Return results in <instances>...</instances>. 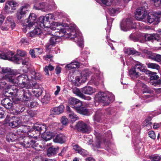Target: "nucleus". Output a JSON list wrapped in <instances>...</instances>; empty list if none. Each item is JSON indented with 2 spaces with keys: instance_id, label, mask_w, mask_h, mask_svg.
Here are the masks:
<instances>
[{
  "instance_id": "obj_1",
  "label": "nucleus",
  "mask_w": 161,
  "mask_h": 161,
  "mask_svg": "<svg viewBox=\"0 0 161 161\" xmlns=\"http://www.w3.org/2000/svg\"><path fill=\"white\" fill-rule=\"evenodd\" d=\"M55 20L53 15L52 14H46L45 17L40 16L39 18L38 24L40 27L43 28H47L49 31L56 30V27L61 25L63 28H65L68 25V24L54 22Z\"/></svg>"
},
{
  "instance_id": "obj_2",
  "label": "nucleus",
  "mask_w": 161,
  "mask_h": 161,
  "mask_svg": "<svg viewBox=\"0 0 161 161\" xmlns=\"http://www.w3.org/2000/svg\"><path fill=\"white\" fill-rule=\"evenodd\" d=\"M76 27L75 24L69 26L68 24V25L65 27V31L61 30L59 32L62 34L61 36H64V37L73 39L79 47H83L84 46V41L82 34L76 31Z\"/></svg>"
},
{
  "instance_id": "obj_3",
  "label": "nucleus",
  "mask_w": 161,
  "mask_h": 161,
  "mask_svg": "<svg viewBox=\"0 0 161 161\" xmlns=\"http://www.w3.org/2000/svg\"><path fill=\"white\" fill-rule=\"evenodd\" d=\"M1 72L3 73H7L4 78L13 86H15L20 84V82L21 80H26L28 76L26 75H21L15 77L14 75H16L19 74L20 72L19 70L13 69L9 68H1Z\"/></svg>"
},
{
  "instance_id": "obj_4",
  "label": "nucleus",
  "mask_w": 161,
  "mask_h": 161,
  "mask_svg": "<svg viewBox=\"0 0 161 161\" xmlns=\"http://www.w3.org/2000/svg\"><path fill=\"white\" fill-rule=\"evenodd\" d=\"M33 130H32L33 134L35 133L36 135L34 137H38L40 134H42V136L44 140L46 141L50 140L53 136V134L50 131H46V126L45 125H35Z\"/></svg>"
},
{
  "instance_id": "obj_5",
  "label": "nucleus",
  "mask_w": 161,
  "mask_h": 161,
  "mask_svg": "<svg viewBox=\"0 0 161 161\" xmlns=\"http://www.w3.org/2000/svg\"><path fill=\"white\" fill-rule=\"evenodd\" d=\"M58 29H57L56 31H51L50 30L48 31L47 34L52 35L53 36L50 37L49 40V45L47 46V47L48 49L51 48L50 46H54L55 45L60 41L61 37H64V36H61L62 34L60 33V31L61 30H63L65 31V28H61L59 31Z\"/></svg>"
},
{
  "instance_id": "obj_6",
  "label": "nucleus",
  "mask_w": 161,
  "mask_h": 161,
  "mask_svg": "<svg viewBox=\"0 0 161 161\" xmlns=\"http://www.w3.org/2000/svg\"><path fill=\"white\" fill-rule=\"evenodd\" d=\"M33 136H31V137L29 136H25L23 137H20L19 138V143L22 145L25 148H30L32 147L35 149H37L36 148V147H38V143L35 140H34V134ZM40 147L42 146L40 145L39 146Z\"/></svg>"
},
{
  "instance_id": "obj_7",
  "label": "nucleus",
  "mask_w": 161,
  "mask_h": 161,
  "mask_svg": "<svg viewBox=\"0 0 161 161\" xmlns=\"http://www.w3.org/2000/svg\"><path fill=\"white\" fill-rule=\"evenodd\" d=\"M95 101L102 103L105 105L109 104L114 100V97L111 93L99 92L94 97Z\"/></svg>"
},
{
  "instance_id": "obj_8",
  "label": "nucleus",
  "mask_w": 161,
  "mask_h": 161,
  "mask_svg": "<svg viewBox=\"0 0 161 161\" xmlns=\"http://www.w3.org/2000/svg\"><path fill=\"white\" fill-rule=\"evenodd\" d=\"M68 103L71 107L75 109L78 113L84 115H87L88 110L82 107V103L79 100L74 97H71L69 99Z\"/></svg>"
},
{
  "instance_id": "obj_9",
  "label": "nucleus",
  "mask_w": 161,
  "mask_h": 161,
  "mask_svg": "<svg viewBox=\"0 0 161 161\" xmlns=\"http://www.w3.org/2000/svg\"><path fill=\"white\" fill-rule=\"evenodd\" d=\"M36 16L34 13L30 14L27 19L25 20L24 23L23 24V31L24 32H26L27 29H30L34 25L39 26L38 24V21L37 22Z\"/></svg>"
},
{
  "instance_id": "obj_10",
  "label": "nucleus",
  "mask_w": 161,
  "mask_h": 161,
  "mask_svg": "<svg viewBox=\"0 0 161 161\" xmlns=\"http://www.w3.org/2000/svg\"><path fill=\"white\" fill-rule=\"evenodd\" d=\"M137 24L139 23H136L131 18H126L123 19L120 24V28L122 31H126L130 29L136 27Z\"/></svg>"
},
{
  "instance_id": "obj_11",
  "label": "nucleus",
  "mask_w": 161,
  "mask_h": 161,
  "mask_svg": "<svg viewBox=\"0 0 161 161\" xmlns=\"http://www.w3.org/2000/svg\"><path fill=\"white\" fill-rule=\"evenodd\" d=\"M107 134L105 135V136H103L98 132L95 131L94 134L95 135L97 139V142L95 145H93L94 149L95 150V147L99 148L100 147V144L102 140H103L104 142H108L109 139L111 138L112 136L111 131L108 130L107 131Z\"/></svg>"
},
{
  "instance_id": "obj_12",
  "label": "nucleus",
  "mask_w": 161,
  "mask_h": 161,
  "mask_svg": "<svg viewBox=\"0 0 161 161\" xmlns=\"http://www.w3.org/2000/svg\"><path fill=\"white\" fill-rule=\"evenodd\" d=\"M26 89L23 88H19L18 89L16 88H14V89H12V92H10L9 94L11 95H22L23 96V100L24 101H28V99L31 97V94L29 92L28 89Z\"/></svg>"
},
{
  "instance_id": "obj_13",
  "label": "nucleus",
  "mask_w": 161,
  "mask_h": 161,
  "mask_svg": "<svg viewBox=\"0 0 161 161\" xmlns=\"http://www.w3.org/2000/svg\"><path fill=\"white\" fill-rule=\"evenodd\" d=\"M19 6V3L14 0H8L5 3L3 10L6 14H12Z\"/></svg>"
},
{
  "instance_id": "obj_14",
  "label": "nucleus",
  "mask_w": 161,
  "mask_h": 161,
  "mask_svg": "<svg viewBox=\"0 0 161 161\" xmlns=\"http://www.w3.org/2000/svg\"><path fill=\"white\" fill-rule=\"evenodd\" d=\"M147 4L145 3L143 7L138 8L136 10L135 14L136 19L139 20L145 21V19L146 17L147 11L146 7H147Z\"/></svg>"
},
{
  "instance_id": "obj_15",
  "label": "nucleus",
  "mask_w": 161,
  "mask_h": 161,
  "mask_svg": "<svg viewBox=\"0 0 161 161\" xmlns=\"http://www.w3.org/2000/svg\"><path fill=\"white\" fill-rule=\"evenodd\" d=\"M134 92L137 94L142 93H150L147 86L139 80H137L134 89Z\"/></svg>"
},
{
  "instance_id": "obj_16",
  "label": "nucleus",
  "mask_w": 161,
  "mask_h": 161,
  "mask_svg": "<svg viewBox=\"0 0 161 161\" xmlns=\"http://www.w3.org/2000/svg\"><path fill=\"white\" fill-rule=\"evenodd\" d=\"M91 74V71L88 69L84 70L81 71L78 75L75 77V79L76 82L79 83H85L87 78Z\"/></svg>"
},
{
  "instance_id": "obj_17",
  "label": "nucleus",
  "mask_w": 161,
  "mask_h": 161,
  "mask_svg": "<svg viewBox=\"0 0 161 161\" xmlns=\"http://www.w3.org/2000/svg\"><path fill=\"white\" fill-rule=\"evenodd\" d=\"M30 8L29 5L25 3L21 6L18 10L16 13V17L18 20H20L25 16L29 12Z\"/></svg>"
},
{
  "instance_id": "obj_18",
  "label": "nucleus",
  "mask_w": 161,
  "mask_h": 161,
  "mask_svg": "<svg viewBox=\"0 0 161 161\" xmlns=\"http://www.w3.org/2000/svg\"><path fill=\"white\" fill-rule=\"evenodd\" d=\"M20 81H21L22 83H20V84H19L18 86L22 88H25L26 89H32L36 90L41 89V86L38 83H35L34 84H32V85L30 84L28 77L26 80H21Z\"/></svg>"
},
{
  "instance_id": "obj_19",
  "label": "nucleus",
  "mask_w": 161,
  "mask_h": 161,
  "mask_svg": "<svg viewBox=\"0 0 161 161\" xmlns=\"http://www.w3.org/2000/svg\"><path fill=\"white\" fill-rule=\"evenodd\" d=\"M92 71L94 73L92 74L90 82L97 86L98 85L100 79V72L98 67H93Z\"/></svg>"
},
{
  "instance_id": "obj_20",
  "label": "nucleus",
  "mask_w": 161,
  "mask_h": 161,
  "mask_svg": "<svg viewBox=\"0 0 161 161\" xmlns=\"http://www.w3.org/2000/svg\"><path fill=\"white\" fill-rule=\"evenodd\" d=\"M15 24L12 16H8L6 18L5 23L1 27V29L3 31H7L11 27L13 29Z\"/></svg>"
},
{
  "instance_id": "obj_21",
  "label": "nucleus",
  "mask_w": 161,
  "mask_h": 161,
  "mask_svg": "<svg viewBox=\"0 0 161 161\" xmlns=\"http://www.w3.org/2000/svg\"><path fill=\"white\" fill-rule=\"evenodd\" d=\"M160 14V13H157L154 12H149L147 14V19L148 23L151 24L156 21L157 23L159 22L158 16Z\"/></svg>"
},
{
  "instance_id": "obj_22",
  "label": "nucleus",
  "mask_w": 161,
  "mask_h": 161,
  "mask_svg": "<svg viewBox=\"0 0 161 161\" xmlns=\"http://www.w3.org/2000/svg\"><path fill=\"white\" fill-rule=\"evenodd\" d=\"M29 59L28 58H26L24 59L18 55H14L12 59V61L15 63L20 64L21 63L23 65H28L29 64Z\"/></svg>"
},
{
  "instance_id": "obj_23",
  "label": "nucleus",
  "mask_w": 161,
  "mask_h": 161,
  "mask_svg": "<svg viewBox=\"0 0 161 161\" xmlns=\"http://www.w3.org/2000/svg\"><path fill=\"white\" fill-rule=\"evenodd\" d=\"M22 121L19 117L17 116H13L10 118L7 123L9 126L12 128L17 127L20 123Z\"/></svg>"
},
{
  "instance_id": "obj_24",
  "label": "nucleus",
  "mask_w": 161,
  "mask_h": 161,
  "mask_svg": "<svg viewBox=\"0 0 161 161\" xmlns=\"http://www.w3.org/2000/svg\"><path fill=\"white\" fill-rule=\"evenodd\" d=\"M145 35V34L136 32L131 34L129 36V38L134 41H139L142 42L144 41Z\"/></svg>"
},
{
  "instance_id": "obj_25",
  "label": "nucleus",
  "mask_w": 161,
  "mask_h": 161,
  "mask_svg": "<svg viewBox=\"0 0 161 161\" xmlns=\"http://www.w3.org/2000/svg\"><path fill=\"white\" fill-rule=\"evenodd\" d=\"M76 127L78 130H80L83 132H88L91 129L89 126L86 125L82 121L78 122L76 125Z\"/></svg>"
},
{
  "instance_id": "obj_26",
  "label": "nucleus",
  "mask_w": 161,
  "mask_h": 161,
  "mask_svg": "<svg viewBox=\"0 0 161 161\" xmlns=\"http://www.w3.org/2000/svg\"><path fill=\"white\" fill-rule=\"evenodd\" d=\"M44 0H35L33 8L36 10H42L43 11L47 10L48 8L45 5V3L42 2Z\"/></svg>"
},
{
  "instance_id": "obj_27",
  "label": "nucleus",
  "mask_w": 161,
  "mask_h": 161,
  "mask_svg": "<svg viewBox=\"0 0 161 161\" xmlns=\"http://www.w3.org/2000/svg\"><path fill=\"white\" fill-rule=\"evenodd\" d=\"M81 91L83 93L88 95H92L96 91L95 88H93L92 87L86 86L81 89Z\"/></svg>"
},
{
  "instance_id": "obj_28",
  "label": "nucleus",
  "mask_w": 161,
  "mask_h": 161,
  "mask_svg": "<svg viewBox=\"0 0 161 161\" xmlns=\"http://www.w3.org/2000/svg\"><path fill=\"white\" fill-rule=\"evenodd\" d=\"M14 53L13 52L9 51L5 53L3 51H0V58L4 59H8L12 61Z\"/></svg>"
},
{
  "instance_id": "obj_29",
  "label": "nucleus",
  "mask_w": 161,
  "mask_h": 161,
  "mask_svg": "<svg viewBox=\"0 0 161 161\" xmlns=\"http://www.w3.org/2000/svg\"><path fill=\"white\" fill-rule=\"evenodd\" d=\"M1 103L6 108L10 109L13 107H15L13 104L12 102L8 98H6L3 99Z\"/></svg>"
},
{
  "instance_id": "obj_30",
  "label": "nucleus",
  "mask_w": 161,
  "mask_h": 161,
  "mask_svg": "<svg viewBox=\"0 0 161 161\" xmlns=\"http://www.w3.org/2000/svg\"><path fill=\"white\" fill-rule=\"evenodd\" d=\"M64 107L62 105L59 106L52 108L50 110L51 115L59 114L64 111Z\"/></svg>"
},
{
  "instance_id": "obj_31",
  "label": "nucleus",
  "mask_w": 161,
  "mask_h": 161,
  "mask_svg": "<svg viewBox=\"0 0 161 161\" xmlns=\"http://www.w3.org/2000/svg\"><path fill=\"white\" fill-rule=\"evenodd\" d=\"M66 109L69 115V119L73 122L75 121L78 119L77 116L71 110L69 107L67 106Z\"/></svg>"
},
{
  "instance_id": "obj_32",
  "label": "nucleus",
  "mask_w": 161,
  "mask_h": 161,
  "mask_svg": "<svg viewBox=\"0 0 161 161\" xmlns=\"http://www.w3.org/2000/svg\"><path fill=\"white\" fill-rule=\"evenodd\" d=\"M131 128L132 131L134 133V135L136 134L138 135L140 132L141 127L140 125L137 123L132 122L131 123Z\"/></svg>"
},
{
  "instance_id": "obj_33",
  "label": "nucleus",
  "mask_w": 161,
  "mask_h": 161,
  "mask_svg": "<svg viewBox=\"0 0 161 161\" xmlns=\"http://www.w3.org/2000/svg\"><path fill=\"white\" fill-rule=\"evenodd\" d=\"M104 9L106 6H110L113 3V0H95Z\"/></svg>"
},
{
  "instance_id": "obj_34",
  "label": "nucleus",
  "mask_w": 161,
  "mask_h": 161,
  "mask_svg": "<svg viewBox=\"0 0 161 161\" xmlns=\"http://www.w3.org/2000/svg\"><path fill=\"white\" fill-rule=\"evenodd\" d=\"M129 75L131 79H136L138 78L141 75L139 72L137 71L135 68H131L129 71Z\"/></svg>"
},
{
  "instance_id": "obj_35",
  "label": "nucleus",
  "mask_w": 161,
  "mask_h": 161,
  "mask_svg": "<svg viewBox=\"0 0 161 161\" xmlns=\"http://www.w3.org/2000/svg\"><path fill=\"white\" fill-rule=\"evenodd\" d=\"M66 137L64 135L59 134L58 135L53 139V141L55 142L63 143L66 141Z\"/></svg>"
},
{
  "instance_id": "obj_36",
  "label": "nucleus",
  "mask_w": 161,
  "mask_h": 161,
  "mask_svg": "<svg viewBox=\"0 0 161 161\" xmlns=\"http://www.w3.org/2000/svg\"><path fill=\"white\" fill-rule=\"evenodd\" d=\"M80 67V63L76 61H74L69 64H67L65 68L69 70L78 68Z\"/></svg>"
},
{
  "instance_id": "obj_37",
  "label": "nucleus",
  "mask_w": 161,
  "mask_h": 161,
  "mask_svg": "<svg viewBox=\"0 0 161 161\" xmlns=\"http://www.w3.org/2000/svg\"><path fill=\"white\" fill-rule=\"evenodd\" d=\"M58 147H54L52 146L49 148L47 150V155L48 157L53 155L56 153V152L58 150Z\"/></svg>"
},
{
  "instance_id": "obj_38",
  "label": "nucleus",
  "mask_w": 161,
  "mask_h": 161,
  "mask_svg": "<svg viewBox=\"0 0 161 161\" xmlns=\"http://www.w3.org/2000/svg\"><path fill=\"white\" fill-rule=\"evenodd\" d=\"M134 67L137 71L139 72V73L140 71L142 72H145L146 71L145 66L140 63H138L136 64Z\"/></svg>"
},
{
  "instance_id": "obj_39",
  "label": "nucleus",
  "mask_w": 161,
  "mask_h": 161,
  "mask_svg": "<svg viewBox=\"0 0 161 161\" xmlns=\"http://www.w3.org/2000/svg\"><path fill=\"white\" fill-rule=\"evenodd\" d=\"M125 54L128 55H138L139 54V53L136 51L133 48H128L125 50Z\"/></svg>"
},
{
  "instance_id": "obj_40",
  "label": "nucleus",
  "mask_w": 161,
  "mask_h": 161,
  "mask_svg": "<svg viewBox=\"0 0 161 161\" xmlns=\"http://www.w3.org/2000/svg\"><path fill=\"white\" fill-rule=\"evenodd\" d=\"M103 110L99 109L96 112L94 117V119L95 121L97 122L100 121L101 117L103 115Z\"/></svg>"
},
{
  "instance_id": "obj_41",
  "label": "nucleus",
  "mask_w": 161,
  "mask_h": 161,
  "mask_svg": "<svg viewBox=\"0 0 161 161\" xmlns=\"http://www.w3.org/2000/svg\"><path fill=\"white\" fill-rule=\"evenodd\" d=\"M25 110V108L22 105L18 104L16 106L15 109H14L13 113L15 114H20L23 112Z\"/></svg>"
},
{
  "instance_id": "obj_42",
  "label": "nucleus",
  "mask_w": 161,
  "mask_h": 161,
  "mask_svg": "<svg viewBox=\"0 0 161 161\" xmlns=\"http://www.w3.org/2000/svg\"><path fill=\"white\" fill-rule=\"evenodd\" d=\"M149 58L157 62L161 61V55L156 53L153 54L149 56Z\"/></svg>"
},
{
  "instance_id": "obj_43",
  "label": "nucleus",
  "mask_w": 161,
  "mask_h": 161,
  "mask_svg": "<svg viewBox=\"0 0 161 161\" xmlns=\"http://www.w3.org/2000/svg\"><path fill=\"white\" fill-rule=\"evenodd\" d=\"M119 9L117 8H109L108 9V12L111 16H114L115 14L119 12Z\"/></svg>"
},
{
  "instance_id": "obj_44",
  "label": "nucleus",
  "mask_w": 161,
  "mask_h": 161,
  "mask_svg": "<svg viewBox=\"0 0 161 161\" xmlns=\"http://www.w3.org/2000/svg\"><path fill=\"white\" fill-rule=\"evenodd\" d=\"M32 75L31 77L35 80H40L42 77V75L39 73L36 72L35 70L32 71L31 72Z\"/></svg>"
},
{
  "instance_id": "obj_45",
  "label": "nucleus",
  "mask_w": 161,
  "mask_h": 161,
  "mask_svg": "<svg viewBox=\"0 0 161 161\" xmlns=\"http://www.w3.org/2000/svg\"><path fill=\"white\" fill-rule=\"evenodd\" d=\"M107 20V26L105 28L106 31L107 33H109L110 32V30L111 28L112 22L113 20V18H108L106 17Z\"/></svg>"
},
{
  "instance_id": "obj_46",
  "label": "nucleus",
  "mask_w": 161,
  "mask_h": 161,
  "mask_svg": "<svg viewBox=\"0 0 161 161\" xmlns=\"http://www.w3.org/2000/svg\"><path fill=\"white\" fill-rule=\"evenodd\" d=\"M11 86L7 85V83L3 80L0 82V89H11Z\"/></svg>"
},
{
  "instance_id": "obj_47",
  "label": "nucleus",
  "mask_w": 161,
  "mask_h": 161,
  "mask_svg": "<svg viewBox=\"0 0 161 161\" xmlns=\"http://www.w3.org/2000/svg\"><path fill=\"white\" fill-rule=\"evenodd\" d=\"M54 69V67L52 65L49 64L48 66H46L44 68V71L45 72V74L48 75H49L48 70L52 71Z\"/></svg>"
},
{
  "instance_id": "obj_48",
  "label": "nucleus",
  "mask_w": 161,
  "mask_h": 161,
  "mask_svg": "<svg viewBox=\"0 0 161 161\" xmlns=\"http://www.w3.org/2000/svg\"><path fill=\"white\" fill-rule=\"evenodd\" d=\"M73 91L74 93L80 98L83 96V94L82 92H81V90L80 91L79 89L77 88H75L74 89Z\"/></svg>"
},
{
  "instance_id": "obj_49",
  "label": "nucleus",
  "mask_w": 161,
  "mask_h": 161,
  "mask_svg": "<svg viewBox=\"0 0 161 161\" xmlns=\"http://www.w3.org/2000/svg\"><path fill=\"white\" fill-rule=\"evenodd\" d=\"M151 120V118L146 119L143 123V126H144L148 127L149 129L151 128L152 127V123L150 121Z\"/></svg>"
},
{
  "instance_id": "obj_50",
  "label": "nucleus",
  "mask_w": 161,
  "mask_h": 161,
  "mask_svg": "<svg viewBox=\"0 0 161 161\" xmlns=\"http://www.w3.org/2000/svg\"><path fill=\"white\" fill-rule=\"evenodd\" d=\"M148 68H151L153 69H160L159 65L156 64L150 63H148L147 64Z\"/></svg>"
},
{
  "instance_id": "obj_51",
  "label": "nucleus",
  "mask_w": 161,
  "mask_h": 161,
  "mask_svg": "<svg viewBox=\"0 0 161 161\" xmlns=\"http://www.w3.org/2000/svg\"><path fill=\"white\" fill-rule=\"evenodd\" d=\"M51 99L49 94H46L42 99V101L44 103H47Z\"/></svg>"
},
{
  "instance_id": "obj_52",
  "label": "nucleus",
  "mask_w": 161,
  "mask_h": 161,
  "mask_svg": "<svg viewBox=\"0 0 161 161\" xmlns=\"http://www.w3.org/2000/svg\"><path fill=\"white\" fill-rule=\"evenodd\" d=\"M158 76L155 75L151 77L150 79L151 80H154V82L155 83L156 85H158L160 84L161 82V80H157V79H158Z\"/></svg>"
},
{
  "instance_id": "obj_53",
  "label": "nucleus",
  "mask_w": 161,
  "mask_h": 161,
  "mask_svg": "<svg viewBox=\"0 0 161 161\" xmlns=\"http://www.w3.org/2000/svg\"><path fill=\"white\" fill-rule=\"evenodd\" d=\"M33 89L34 90L32 91V92L36 97H38L41 95L42 92V89H39V90Z\"/></svg>"
},
{
  "instance_id": "obj_54",
  "label": "nucleus",
  "mask_w": 161,
  "mask_h": 161,
  "mask_svg": "<svg viewBox=\"0 0 161 161\" xmlns=\"http://www.w3.org/2000/svg\"><path fill=\"white\" fill-rule=\"evenodd\" d=\"M152 161H159L161 159L160 156L157 155H154L149 157Z\"/></svg>"
},
{
  "instance_id": "obj_55",
  "label": "nucleus",
  "mask_w": 161,
  "mask_h": 161,
  "mask_svg": "<svg viewBox=\"0 0 161 161\" xmlns=\"http://www.w3.org/2000/svg\"><path fill=\"white\" fill-rule=\"evenodd\" d=\"M17 53L18 55H18L21 57H24L26 55V53L24 51L21 50H18L17 51Z\"/></svg>"
},
{
  "instance_id": "obj_56",
  "label": "nucleus",
  "mask_w": 161,
  "mask_h": 161,
  "mask_svg": "<svg viewBox=\"0 0 161 161\" xmlns=\"http://www.w3.org/2000/svg\"><path fill=\"white\" fill-rule=\"evenodd\" d=\"M34 49L35 50V52L36 53V55H40L43 52V50L42 48H34Z\"/></svg>"
},
{
  "instance_id": "obj_57",
  "label": "nucleus",
  "mask_w": 161,
  "mask_h": 161,
  "mask_svg": "<svg viewBox=\"0 0 161 161\" xmlns=\"http://www.w3.org/2000/svg\"><path fill=\"white\" fill-rule=\"evenodd\" d=\"M149 136L153 139H155L156 138L155 134L153 130H151L148 133Z\"/></svg>"
},
{
  "instance_id": "obj_58",
  "label": "nucleus",
  "mask_w": 161,
  "mask_h": 161,
  "mask_svg": "<svg viewBox=\"0 0 161 161\" xmlns=\"http://www.w3.org/2000/svg\"><path fill=\"white\" fill-rule=\"evenodd\" d=\"M61 122L63 125H66L68 123V120L65 116H63L61 119Z\"/></svg>"
},
{
  "instance_id": "obj_59",
  "label": "nucleus",
  "mask_w": 161,
  "mask_h": 161,
  "mask_svg": "<svg viewBox=\"0 0 161 161\" xmlns=\"http://www.w3.org/2000/svg\"><path fill=\"white\" fill-rule=\"evenodd\" d=\"M78 153H80L83 156H86L88 154L86 150L82 148H81V150Z\"/></svg>"
},
{
  "instance_id": "obj_60",
  "label": "nucleus",
  "mask_w": 161,
  "mask_h": 161,
  "mask_svg": "<svg viewBox=\"0 0 161 161\" xmlns=\"http://www.w3.org/2000/svg\"><path fill=\"white\" fill-rule=\"evenodd\" d=\"M33 31L36 36L39 35L42 33L41 30L39 26L37 28H36Z\"/></svg>"
},
{
  "instance_id": "obj_61",
  "label": "nucleus",
  "mask_w": 161,
  "mask_h": 161,
  "mask_svg": "<svg viewBox=\"0 0 161 161\" xmlns=\"http://www.w3.org/2000/svg\"><path fill=\"white\" fill-rule=\"evenodd\" d=\"M36 36H37L34 32L33 31L30 32L27 34V36L30 39L36 37Z\"/></svg>"
},
{
  "instance_id": "obj_62",
  "label": "nucleus",
  "mask_w": 161,
  "mask_h": 161,
  "mask_svg": "<svg viewBox=\"0 0 161 161\" xmlns=\"http://www.w3.org/2000/svg\"><path fill=\"white\" fill-rule=\"evenodd\" d=\"M106 38L107 40V41L108 42V44L109 45L110 47L111 48L112 50H113L114 49V47H113V46L112 44L110 42H114L113 41H112L109 38V37L108 36H106Z\"/></svg>"
},
{
  "instance_id": "obj_63",
  "label": "nucleus",
  "mask_w": 161,
  "mask_h": 161,
  "mask_svg": "<svg viewBox=\"0 0 161 161\" xmlns=\"http://www.w3.org/2000/svg\"><path fill=\"white\" fill-rule=\"evenodd\" d=\"M20 43L21 44L27 45L28 43L29 42L26 38H23L21 39Z\"/></svg>"
},
{
  "instance_id": "obj_64",
  "label": "nucleus",
  "mask_w": 161,
  "mask_h": 161,
  "mask_svg": "<svg viewBox=\"0 0 161 161\" xmlns=\"http://www.w3.org/2000/svg\"><path fill=\"white\" fill-rule=\"evenodd\" d=\"M5 117V112L2 108L0 107V118H3Z\"/></svg>"
}]
</instances>
